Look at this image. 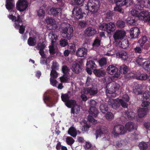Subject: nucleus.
<instances>
[{"label":"nucleus","instance_id":"obj_32","mask_svg":"<svg viewBox=\"0 0 150 150\" xmlns=\"http://www.w3.org/2000/svg\"><path fill=\"white\" fill-rule=\"evenodd\" d=\"M142 86L141 84H137L134 87V92L137 95H142L143 91L141 90Z\"/></svg>","mask_w":150,"mask_h":150},{"label":"nucleus","instance_id":"obj_63","mask_svg":"<svg viewBox=\"0 0 150 150\" xmlns=\"http://www.w3.org/2000/svg\"><path fill=\"white\" fill-rule=\"evenodd\" d=\"M143 5V8L144 7L150 8V0H145Z\"/></svg>","mask_w":150,"mask_h":150},{"label":"nucleus","instance_id":"obj_38","mask_svg":"<svg viewBox=\"0 0 150 150\" xmlns=\"http://www.w3.org/2000/svg\"><path fill=\"white\" fill-rule=\"evenodd\" d=\"M118 54L122 60L125 61L127 60L128 57V54L127 52L125 51H119Z\"/></svg>","mask_w":150,"mask_h":150},{"label":"nucleus","instance_id":"obj_14","mask_svg":"<svg viewBox=\"0 0 150 150\" xmlns=\"http://www.w3.org/2000/svg\"><path fill=\"white\" fill-rule=\"evenodd\" d=\"M129 100V98L128 95L127 94L123 95L122 99L118 98V102H119L121 106L124 108H127L128 104L127 103Z\"/></svg>","mask_w":150,"mask_h":150},{"label":"nucleus","instance_id":"obj_52","mask_svg":"<svg viewBox=\"0 0 150 150\" xmlns=\"http://www.w3.org/2000/svg\"><path fill=\"white\" fill-rule=\"evenodd\" d=\"M99 63L100 66L102 67L107 64V59L105 57L102 58L99 60Z\"/></svg>","mask_w":150,"mask_h":150},{"label":"nucleus","instance_id":"obj_15","mask_svg":"<svg viewBox=\"0 0 150 150\" xmlns=\"http://www.w3.org/2000/svg\"><path fill=\"white\" fill-rule=\"evenodd\" d=\"M118 98H117L115 100L113 99H109L108 101V103L112 108L116 110L121 105V103L118 102Z\"/></svg>","mask_w":150,"mask_h":150},{"label":"nucleus","instance_id":"obj_9","mask_svg":"<svg viewBox=\"0 0 150 150\" xmlns=\"http://www.w3.org/2000/svg\"><path fill=\"white\" fill-rule=\"evenodd\" d=\"M126 132V130L124 126L121 125H115L113 129L112 134L115 136L124 134Z\"/></svg>","mask_w":150,"mask_h":150},{"label":"nucleus","instance_id":"obj_22","mask_svg":"<svg viewBox=\"0 0 150 150\" xmlns=\"http://www.w3.org/2000/svg\"><path fill=\"white\" fill-rule=\"evenodd\" d=\"M13 0H6L5 6L6 8L9 11L16 12L13 10L15 7V3H13Z\"/></svg>","mask_w":150,"mask_h":150},{"label":"nucleus","instance_id":"obj_31","mask_svg":"<svg viewBox=\"0 0 150 150\" xmlns=\"http://www.w3.org/2000/svg\"><path fill=\"white\" fill-rule=\"evenodd\" d=\"M145 0H137L136 4H134L135 8L139 10L143 9V5Z\"/></svg>","mask_w":150,"mask_h":150},{"label":"nucleus","instance_id":"obj_39","mask_svg":"<svg viewBox=\"0 0 150 150\" xmlns=\"http://www.w3.org/2000/svg\"><path fill=\"white\" fill-rule=\"evenodd\" d=\"M22 21L21 20V21L18 23L17 25L18 26V28H15L16 29H19V33L21 34H23L25 30V26L23 25L22 23Z\"/></svg>","mask_w":150,"mask_h":150},{"label":"nucleus","instance_id":"obj_5","mask_svg":"<svg viewBox=\"0 0 150 150\" xmlns=\"http://www.w3.org/2000/svg\"><path fill=\"white\" fill-rule=\"evenodd\" d=\"M136 62L140 66H143V68L147 72H149L150 71V61H146L145 59L139 57L137 58Z\"/></svg>","mask_w":150,"mask_h":150},{"label":"nucleus","instance_id":"obj_49","mask_svg":"<svg viewBox=\"0 0 150 150\" xmlns=\"http://www.w3.org/2000/svg\"><path fill=\"white\" fill-rule=\"evenodd\" d=\"M127 21L128 23L130 25H134L136 24V18L134 17L131 18H128Z\"/></svg>","mask_w":150,"mask_h":150},{"label":"nucleus","instance_id":"obj_23","mask_svg":"<svg viewBox=\"0 0 150 150\" xmlns=\"http://www.w3.org/2000/svg\"><path fill=\"white\" fill-rule=\"evenodd\" d=\"M8 17L11 20L15 22L13 25L15 28H18V27L17 24L18 23L21 21V18L20 16L18 15L17 18L16 16H13L12 14L8 16Z\"/></svg>","mask_w":150,"mask_h":150},{"label":"nucleus","instance_id":"obj_28","mask_svg":"<svg viewBox=\"0 0 150 150\" xmlns=\"http://www.w3.org/2000/svg\"><path fill=\"white\" fill-rule=\"evenodd\" d=\"M93 73L96 76L98 77H104L106 74L105 71L102 69H95L93 71Z\"/></svg>","mask_w":150,"mask_h":150},{"label":"nucleus","instance_id":"obj_55","mask_svg":"<svg viewBox=\"0 0 150 150\" xmlns=\"http://www.w3.org/2000/svg\"><path fill=\"white\" fill-rule=\"evenodd\" d=\"M143 99L149 100L150 99V92L146 91L143 94Z\"/></svg>","mask_w":150,"mask_h":150},{"label":"nucleus","instance_id":"obj_61","mask_svg":"<svg viewBox=\"0 0 150 150\" xmlns=\"http://www.w3.org/2000/svg\"><path fill=\"white\" fill-rule=\"evenodd\" d=\"M60 44L61 46L65 47L68 44V42L67 40L63 39L60 41Z\"/></svg>","mask_w":150,"mask_h":150},{"label":"nucleus","instance_id":"obj_21","mask_svg":"<svg viewBox=\"0 0 150 150\" xmlns=\"http://www.w3.org/2000/svg\"><path fill=\"white\" fill-rule=\"evenodd\" d=\"M97 31L93 27H89L86 28L84 31V33L88 36L90 37L93 36L97 33Z\"/></svg>","mask_w":150,"mask_h":150},{"label":"nucleus","instance_id":"obj_36","mask_svg":"<svg viewBox=\"0 0 150 150\" xmlns=\"http://www.w3.org/2000/svg\"><path fill=\"white\" fill-rule=\"evenodd\" d=\"M101 39L97 37L94 40L92 46L94 49L96 50L101 45Z\"/></svg>","mask_w":150,"mask_h":150},{"label":"nucleus","instance_id":"obj_27","mask_svg":"<svg viewBox=\"0 0 150 150\" xmlns=\"http://www.w3.org/2000/svg\"><path fill=\"white\" fill-rule=\"evenodd\" d=\"M61 10L59 8L52 7L50 10V14L52 15L54 17H56L60 15L61 13Z\"/></svg>","mask_w":150,"mask_h":150},{"label":"nucleus","instance_id":"obj_47","mask_svg":"<svg viewBox=\"0 0 150 150\" xmlns=\"http://www.w3.org/2000/svg\"><path fill=\"white\" fill-rule=\"evenodd\" d=\"M137 79L141 80H145L148 78V76L146 73L140 74L139 75H137L136 76Z\"/></svg>","mask_w":150,"mask_h":150},{"label":"nucleus","instance_id":"obj_44","mask_svg":"<svg viewBox=\"0 0 150 150\" xmlns=\"http://www.w3.org/2000/svg\"><path fill=\"white\" fill-rule=\"evenodd\" d=\"M126 22L122 20H118L116 22V25L117 28H122L125 26Z\"/></svg>","mask_w":150,"mask_h":150},{"label":"nucleus","instance_id":"obj_2","mask_svg":"<svg viewBox=\"0 0 150 150\" xmlns=\"http://www.w3.org/2000/svg\"><path fill=\"white\" fill-rule=\"evenodd\" d=\"M100 5L99 0H89L86 5L85 9L88 10L94 17L97 16V13Z\"/></svg>","mask_w":150,"mask_h":150},{"label":"nucleus","instance_id":"obj_45","mask_svg":"<svg viewBox=\"0 0 150 150\" xmlns=\"http://www.w3.org/2000/svg\"><path fill=\"white\" fill-rule=\"evenodd\" d=\"M148 41V38L146 36H143L138 41V43L140 45V46L142 47Z\"/></svg>","mask_w":150,"mask_h":150},{"label":"nucleus","instance_id":"obj_33","mask_svg":"<svg viewBox=\"0 0 150 150\" xmlns=\"http://www.w3.org/2000/svg\"><path fill=\"white\" fill-rule=\"evenodd\" d=\"M107 130L104 128L101 127L98 129L96 130L95 134L96 138L97 139L98 137H100L102 135L105 134Z\"/></svg>","mask_w":150,"mask_h":150},{"label":"nucleus","instance_id":"obj_51","mask_svg":"<svg viewBox=\"0 0 150 150\" xmlns=\"http://www.w3.org/2000/svg\"><path fill=\"white\" fill-rule=\"evenodd\" d=\"M98 114L96 116H94L91 115H90L88 116V120L90 122L92 123H96L97 122V121L95 120L94 117H96L98 116Z\"/></svg>","mask_w":150,"mask_h":150},{"label":"nucleus","instance_id":"obj_64","mask_svg":"<svg viewBox=\"0 0 150 150\" xmlns=\"http://www.w3.org/2000/svg\"><path fill=\"white\" fill-rule=\"evenodd\" d=\"M45 11L42 9H40L38 11V15L40 17L44 16L45 15Z\"/></svg>","mask_w":150,"mask_h":150},{"label":"nucleus","instance_id":"obj_40","mask_svg":"<svg viewBox=\"0 0 150 150\" xmlns=\"http://www.w3.org/2000/svg\"><path fill=\"white\" fill-rule=\"evenodd\" d=\"M68 133L69 134L73 137H76L77 134L76 129L73 127H71L69 129Z\"/></svg>","mask_w":150,"mask_h":150},{"label":"nucleus","instance_id":"obj_34","mask_svg":"<svg viewBox=\"0 0 150 150\" xmlns=\"http://www.w3.org/2000/svg\"><path fill=\"white\" fill-rule=\"evenodd\" d=\"M36 37L35 36L30 37L28 39L27 43L30 46H34L36 45L37 42Z\"/></svg>","mask_w":150,"mask_h":150},{"label":"nucleus","instance_id":"obj_37","mask_svg":"<svg viewBox=\"0 0 150 150\" xmlns=\"http://www.w3.org/2000/svg\"><path fill=\"white\" fill-rule=\"evenodd\" d=\"M128 67L125 64L120 66L119 68V72L122 74H125L127 73L129 71Z\"/></svg>","mask_w":150,"mask_h":150},{"label":"nucleus","instance_id":"obj_50","mask_svg":"<svg viewBox=\"0 0 150 150\" xmlns=\"http://www.w3.org/2000/svg\"><path fill=\"white\" fill-rule=\"evenodd\" d=\"M139 147L141 150L146 149L148 147V144L144 142H142L139 144Z\"/></svg>","mask_w":150,"mask_h":150},{"label":"nucleus","instance_id":"obj_1","mask_svg":"<svg viewBox=\"0 0 150 150\" xmlns=\"http://www.w3.org/2000/svg\"><path fill=\"white\" fill-rule=\"evenodd\" d=\"M64 37L70 40L73 36V29L72 26L67 23H63L60 28Z\"/></svg>","mask_w":150,"mask_h":150},{"label":"nucleus","instance_id":"obj_25","mask_svg":"<svg viewBox=\"0 0 150 150\" xmlns=\"http://www.w3.org/2000/svg\"><path fill=\"white\" fill-rule=\"evenodd\" d=\"M123 116H125L126 119H132L135 116V113L132 111L130 109L128 110L127 111L123 112Z\"/></svg>","mask_w":150,"mask_h":150},{"label":"nucleus","instance_id":"obj_41","mask_svg":"<svg viewBox=\"0 0 150 150\" xmlns=\"http://www.w3.org/2000/svg\"><path fill=\"white\" fill-rule=\"evenodd\" d=\"M86 67H89L94 70H95L94 69L96 68L97 67V65L94 61L91 60L87 62Z\"/></svg>","mask_w":150,"mask_h":150},{"label":"nucleus","instance_id":"obj_57","mask_svg":"<svg viewBox=\"0 0 150 150\" xmlns=\"http://www.w3.org/2000/svg\"><path fill=\"white\" fill-rule=\"evenodd\" d=\"M112 14L111 12H107L106 15L105 20L106 21H109L112 19Z\"/></svg>","mask_w":150,"mask_h":150},{"label":"nucleus","instance_id":"obj_6","mask_svg":"<svg viewBox=\"0 0 150 150\" xmlns=\"http://www.w3.org/2000/svg\"><path fill=\"white\" fill-rule=\"evenodd\" d=\"M73 16L75 19L78 20L83 18L86 14L82 11V8L80 7H75L72 11Z\"/></svg>","mask_w":150,"mask_h":150},{"label":"nucleus","instance_id":"obj_35","mask_svg":"<svg viewBox=\"0 0 150 150\" xmlns=\"http://www.w3.org/2000/svg\"><path fill=\"white\" fill-rule=\"evenodd\" d=\"M144 15L140 18L142 20L144 21L145 22H147L150 23V11L148 12L146 11H144Z\"/></svg>","mask_w":150,"mask_h":150},{"label":"nucleus","instance_id":"obj_16","mask_svg":"<svg viewBox=\"0 0 150 150\" xmlns=\"http://www.w3.org/2000/svg\"><path fill=\"white\" fill-rule=\"evenodd\" d=\"M116 6L120 7L126 6L127 7L131 5L132 0H114Z\"/></svg>","mask_w":150,"mask_h":150},{"label":"nucleus","instance_id":"obj_42","mask_svg":"<svg viewBox=\"0 0 150 150\" xmlns=\"http://www.w3.org/2000/svg\"><path fill=\"white\" fill-rule=\"evenodd\" d=\"M100 108L101 112L103 113H105L108 110V105L106 103L102 104L100 105Z\"/></svg>","mask_w":150,"mask_h":150},{"label":"nucleus","instance_id":"obj_10","mask_svg":"<svg viewBox=\"0 0 150 150\" xmlns=\"http://www.w3.org/2000/svg\"><path fill=\"white\" fill-rule=\"evenodd\" d=\"M90 107L88 110L89 114L96 116L99 113L96 107L97 105L96 102L95 100H91L90 101Z\"/></svg>","mask_w":150,"mask_h":150},{"label":"nucleus","instance_id":"obj_8","mask_svg":"<svg viewBox=\"0 0 150 150\" xmlns=\"http://www.w3.org/2000/svg\"><path fill=\"white\" fill-rule=\"evenodd\" d=\"M125 32L123 30H117L113 35L114 42L116 43L122 40L125 36Z\"/></svg>","mask_w":150,"mask_h":150},{"label":"nucleus","instance_id":"obj_18","mask_svg":"<svg viewBox=\"0 0 150 150\" xmlns=\"http://www.w3.org/2000/svg\"><path fill=\"white\" fill-rule=\"evenodd\" d=\"M140 33L139 29L137 27L132 28L129 32L130 36L132 38H137Z\"/></svg>","mask_w":150,"mask_h":150},{"label":"nucleus","instance_id":"obj_48","mask_svg":"<svg viewBox=\"0 0 150 150\" xmlns=\"http://www.w3.org/2000/svg\"><path fill=\"white\" fill-rule=\"evenodd\" d=\"M45 22L47 23V27H48V25H50L51 26L55 24L56 22L55 20L52 18L49 17L46 18L45 19Z\"/></svg>","mask_w":150,"mask_h":150},{"label":"nucleus","instance_id":"obj_54","mask_svg":"<svg viewBox=\"0 0 150 150\" xmlns=\"http://www.w3.org/2000/svg\"><path fill=\"white\" fill-rule=\"evenodd\" d=\"M51 68L52 70H58L59 68V65L56 61H53Z\"/></svg>","mask_w":150,"mask_h":150},{"label":"nucleus","instance_id":"obj_3","mask_svg":"<svg viewBox=\"0 0 150 150\" xmlns=\"http://www.w3.org/2000/svg\"><path fill=\"white\" fill-rule=\"evenodd\" d=\"M115 24L112 22L101 23L98 26L99 30L106 31L108 34L113 33L115 30Z\"/></svg>","mask_w":150,"mask_h":150},{"label":"nucleus","instance_id":"obj_26","mask_svg":"<svg viewBox=\"0 0 150 150\" xmlns=\"http://www.w3.org/2000/svg\"><path fill=\"white\" fill-rule=\"evenodd\" d=\"M126 131L127 130L130 132L133 129L136 130L137 129V126L136 124L132 122H129L125 125V127Z\"/></svg>","mask_w":150,"mask_h":150},{"label":"nucleus","instance_id":"obj_20","mask_svg":"<svg viewBox=\"0 0 150 150\" xmlns=\"http://www.w3.org/2000/svg\"><path fill=\"white\" fill-rule=\"evenodd\" d=\"M87 48L82 47L78 49L76 52V55L78 57H85L87 55Z\"/></svg>","mask_w":150,"mask_h":150},{"label":"nucleus","instance_id":"obj_30","mask_svg":"<svg viewBox=\"0 0 150 150\" xmlns=\"http://www.w3.org/2000/svg\"><path fill=\"white\" fill-rule=\"evenodd\" d=\"M81 65L77 63H75L72 65L71 69L75 73H79L81 71Z\"/></svg>","mask_w":150,"mask_h":150},{"label":"nucleus","instance_id":"obj_53","mask_svg":"<svg viewBox=\"0 0 150 150\" xmlns=\"http://www.w3.org/2000/svg\"><path fill=\"white\" fill-rule=\"evenodd\" d=\"M74 142V139L70 137H67L66 138V142L67 144L69 145H72Z\"/></svg>","mask_w":150,"mask_h":150},{"label":"nucleus","instance_id":"obj_24","mask_svg":"<svg viewBox=\"0 0 150 150\" xmlns=\"http://www.w3.org/2000/svg\"><path fill=\"white\" fill-rule=\"evenodd\" d=\"M149 110L148 108H139L137 110V113L138 117L142 118L145 116Z\"/></svg>","mask_w":150,"mask_h":150},{"label":"nucleus","instance_id":"obj_60","mask_svg":"<svg viewBox=\"0 0 150 150\" xmlns=\"http://www.w3.org/2000/svg\"><path fill=\"white\" fill-rule=\"evenodd\" d=\"M68 76H63L60 78V80L62 82L67 83L69 82Z\"/></svg>","mask_w":150,"mask_h":150},{"label":"nucleus","instance_id":"obj_59","mask_svg":"<svg viewBox=\"0 0 150 150\" xmlns=\"http://www.w3.org/2000/svg\"><path fill=\"white\" fill-rule=\"evenodd\" d=\"M149 100H144L143 99L142 102V103L141 105L142 107H147L150 104Z\"/></svg>","mask_w":150,"mask_h":150},{"label":"nucleus","instance_id":"obj_62","mask_svg":"<svg viewBox=\"0 0 150 150\" xmlns=\"http://www.w3.org/2000/svg\"><path fill=\"white\" fill-rule=\"evenodd\" d=\"M143 47H142L140 46H140L136 47L134 48V50L136 53L140 54L142 52V49H143Z\"/></svg>","mask_w":150,"mask_h":150},{"label":"nucleus","instance_id":"obj_7","mask_svg":"<svg viewBox=\"0 0 150 150\" xmlns=\"http://www.w3.org/2000/svg\"><path fill=\"white\" fill-rule=\"evenodd\" d=\"M107 72L109 74L114 75L115 77L118 78L120 77V74L118 72V69L113 65H111L108 67L106 69Z\"/></svg>","mask_w":150,"mask_h":150},{"label":"nucleus","instance_id":"obj_46","mask_svg":"<svg viewBox=\"0 0 150 150\" xmlns=\"http://www.w3.org/2000/svg\"><path fill=\"white\" fill-rule=\"evenodd\" d=\"M62 70L64 75L66 76H68L69 74L70 69L67 66L64 65L62 67Z\"/></svg>","mask_w":150,"mask_h":150},{"label":"nucleus","instance_id":"obj_56","mask_svg":"<svg viewBox=\"0 0 150 150\" xmlns=\"http://www.w3.org/2000/svg\"><path fill=\"white\" fill-rule=\"evenodd\" d=\"M56 70H52L51 71L50 75L52 77L53 79H56L58 77V73L56 71Z\"/></svg>","mask_w":150,"mask_h":150},{"label":"nucleus","instance_id":"obj_11","mask_svg":"<svg viewBox=\"0 0 150 150\" xmlns=\"http://www.w3.org/2000/svg\"><path fill=\"white\" fill-rule=\"evenodd\" d=\"M84 94L89 95L91 96H95L98 93V90L96 87L92 86L86 88L84 89Z\"/></svg>","mask_w":150,"mask_h":150},{"label":"nucleus","instance_id":"obj_43","mask_svg":"<svg viewBox=\"0 0 150 150\" xmlns=\"http://www.w3.org/2000/svg\"><path fill=\"white\" fill-rule=\"evenodd\" d=\"M43 100L44 102L47 104V106L50 107L52 106V105H51L50 104H49L46 102V101H47L50 103H52L53 102V100L51 97L48 96H44Z\"/></svg>","mask_w":150,"mask_h":150},{"label":"nucleus","instance_id":"obj_58","mask_svg":"<svg viewBox=\"0 0 150 150\" xmlns=\"http://www.w3.org/2000/svg\"><path fill=\"white\" fill-rule=\"evenodd\" d=\"M106 118L109 120H111L114 117V115L112 113L110 112H108L105 115Z\"/></svg>","mask_w":150,"mask_h":150},{"label":"nucleus","instance_id":"obj_13","mask_svg":"<svg viewBox=\"0 0 150 150\" xmlns=\"http://www.w3.org/2000/svg\"><path fill=\"white\" fill-rule=\"evenodd\" d=\"M110 86L109 88V89L106 91V92L109 94H115V93L119 89L120 86L119 84L115 82L110 83Z\"/></svg>","mask_w":150,"mask_h":150},{"label":"nucleus","instance_id":"obj_29","mask_svg":"<svg viewBox=\"0 0 150 150\" xmlns=\"http://www.w3.org/2000/svg\"><path fill=\"white\" fill-rule=\"evenodd\" d=\"M144 11H143L142 12H140L137 11L136 10L133 9L131 11V14L134 16L137 17L140 20H142V19L140 18H141V17L143 16H144Z\"/></svg>","mask_w":150,"mask_h":150},{"label":"nucleus","instance_id":"obj_12","mask_svg":"<svg viewBox=\"0 0 150 150\" xmlns=\"http://www.w3.org/2000/svg\"><path fill=\"white\" fill-rule=\"evenodd\" d=\"M28 6V2L25 0L20 1L18 2L16 4V8L20 11H23L25 10Z\"/></svg>","mask_w":150,"mask_h":150},{"label":"nucleus","instance_id":"obj_19","mask_svg":"<svg viewBox=\"0 0 150 150\" xmlns=\"http://www.w3.org/2000/svg\"><path fill=\"white\" fill-rule=\"evenodd\" d=\"M116 45L124 49H127L129 47V42L127 39H125L122 40H120L115 43Z\"/></svg>","mask_w":150,"mask_h":150},{"label":"nucleus","instance_id":"obj_17","mask_svg":"<svg viewBox=\"0 0 150 150\" xmlns=\"http://www.w3.org/2000/svg\"><path fill=\"white\" fill-rule=\"evenodd\" d=\"M46 47L45 43L44 42L39 43L35 47L36 48L39 50V53L41 57H45V54L44 50Z\"/></svg>","mask_w":150,"mask_h":150},{"label":"nucleus","instance_id":"obj_4","mask_svg":"<svg viewBox=\"0 0 150 150\" xmlns=\"http://www.w3.org/2000/svg\"><path fill=\"white\" fill-rule=\"evenodd\" d=\"M62 100L65 103V105L69 108H71L72 105H75L76 102L74 100H70V97L67 93H62L61 96Z\"/></svg>","mask_w":150,"mask_h":150}]
</instances>
